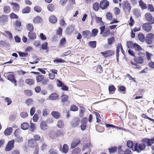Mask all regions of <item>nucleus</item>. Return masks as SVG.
<instances>
[{
    "instance_id": "1",
    "label": "nucleus",
    "mask_w": 154,
    "mask_h": 154,
    "mask_svg": "<svg viewBox=\"0 0 154 154\" xmlns=\"http://www.w3.org/2000/svg\"><path fill=\"white\" fill-rule=\"evenodd\" d=\"M138 143H135L134 147V150L137 152H140L141 151L144 150L145 148V145L143 143H141L139 144L138 146Z\"/></svg>"
},
{
    "instance_id": "2",
    "label": "nucleus",
    "mask_w": 154,
    "mask_h": 154,
    "mask_svg": "<svg viewBox=\"0 0 154 154\" xmlns=\"http://www.w3.org/2000/svg\"><path fill=\"white\" fill-rule=\"evenodd\" d=\"M14 140L9 141L5 148V150L7 151H9L11 150L14 146Z\"/></svg>"
},
{
    "instance_id": "3",
    "label": "nucleus",
    "mask_w": 154,
    "mask_h": 154,
    "mask_svg": "<svg viewBox=\"0 0 154 154\" xmlns=\"http://www.w3.org/2000/svg\"><path fill=\"white\" fill-rule=\"evenodd\" d=\"M145 17L146 21L150 24L154 23V18L149 13H147L145 15Z\"/></svg>"
},
{
    "instance_id": "4",
    "label": "nucleus",
    "mask_w": 154,
    "mask_h": 154,
    "mask_svg": "<svg viewBox=\"0 0 154 154\" xmlns=\"http://www.w3.org/2000/svg\"><path fill=\"white\" fill-rule=\"evenodd\" d=\"M109 2L106 0H103L100 2V6L102 10H105L109 6Z\"/></svg>"
},
{
    "instance_id": "5",
    "label": "nucleus",
    "mask_w": 154,
    "mask_h": 154,
    "mask_svg": "<svg viewBox=\"0 0 154 154\" xmlns=\"http://www.w3.org/2000/svg\"><path fill=\"white\" fill-rule=\"evenodd\" d=\"M123 8L125 12H129L131 9L130 4L128 2H125L123 5Z\"/></svg>"
},
{
    "instance_id": "6",
    "label": "nucleus",
    "mask_w": 154,
    "mask_h": 154,
    "mask_svg": "<svg viewBox=\"0 0 154 154\" xmlns=\"http://www.w3.org/2000/svg\"><path fill=\"white\" fill-rule=\"evenodd\" d=\"M103 56L105 57H110L112 55L114 54V51L112 50H108L105 51L103 52H100Z\"/></svg>"
},
{
    "instance_id": "7",
    "label": "nucleus",
    "mask_w": 154,
    "mask_h": 154,
    "mask_svg": "<svg viewBox=\"0 0 154 154\" xmlns=\"http://www.w3.org/2000/svg\"><path fill=\"white\" fill-rule=\"evenodd\" d=\"M143 143H146L149 146H151L154 143V139H149L145 138L141 140Z\"/></svg>"
},
{
    "instance_id": "8",
    "label": "nucleus",
    "mask_w": 154,
    "mask_h": 154,
    "mask_svg": "<svg viewBox=\"0 0 154 154\" xmlns=\"http://www.w3.org/2000/svg\"><path fill=\"white\" fill-rule=\"evenodd\" d=\"M80 122V120L79 118H75L72 120L71 122V125L74 127H75L79 124Z\"/></svg>"
},
{
    "instance_id": "9",
    "label": "nucleus",
    "mask_w": 154,
    "mask_h": 154,
    "mask_svg": "<svg viewBox=\"0 0 154 154\" xmlns=\"http://www.w3.org/2000/svg\"><path fill=\"white\" fill-rule=\"evenodd\" d=\"M88 119L86 118H83L81 122V128L82 131H84L86 129L87 122Z\"/></svg>"
},
{
    "instance_id": "10",
    "label": "nucleus",
    "mask_w": 154,
    "mask_h": 154,
    "mask_svg": "<svg viewBox=\"0 0 154 154\" xmlns=\"http://www.w3.org/2000/svg\"><path fill=\"white\" fill-rule=\"evenodd\" d=\"M150 24L148 23H144L143 26V29L146 32H149L152 28V26Z\"/></svg>"
},
{
    "instance_id": "11",
    "label": "nucleus",
    "mask_w": 154,
    "mask_h": 154,
    "mask_svg": "<svg viewBox=\"0 0 154 154\" xmlns=\"http://www.w3.org/2000/svg\"><path fill=\"white\" fill-rule=\"evenodd\" d=\"M8 79L12 83H14L15 86L17 85V81L14 78V74H10L8 75Z\"/></svg>"
},
{
    "instance_id": "12",
    "label": "nucleus",
    "mask_w": 154,
    "mask_h": 154,
    "mask_svg": "<svg viewBox=\"0 0 154 154\" xmlns=\"http://www.w3.org/2000/svg\"><path fill=\"white\" fill-rule=\"evenodd\" d=\"M134 59V61L137 63L142 64L143 62V60L142 57H135Z\"/></svg>"
},
{
    "instance_id": "13",
    "label": "nucleus",
    "mask_w": 154,
    "mask_h": 154,
    "mask_svg": "<svg viewBox=\"0 0 154 154\" xmlns=\"http://www.w3.org/2000/svg\"><path fill=\"white\" fill-rule=\"evenodd\" d=\"M40 126V128L42 130H45L47 129L48 126L46 121H42L41 123Z\"/></svg>"
},
{
    "instance_id": "14",
    "label": "nucleus",
    "mask_w": 154,
    "mask_h": 154,
    "mask_svg": "<svg viewBox=\"0 0 154 154\" xmlns=\"http://www.w3.org/2000/svg\"><path fill=\"white\" fill-rule=\"evenodd\" d=\"M80 141V140L78 139H76L74 140L71 144V148H74L75 146H76L79 144Z\"/></svg>"
},
{
    "instance_id": "15",
    "label": "nucleus",
    "mask_w": 154,
    "mask_h": 154,
    "mask_svg": "<svg viewBox=\"0 0 154 154\" xmlns=\"http://www.w3.org/2000/svg\"><path fill=\"white\" fill-rule=\"evenodd\" d=\"M13 128L11 127L7 128L4 131V134L6 136L9 135L12 132Z\"/></svg>"
},
{
    "instance_id": "16",
    "label": "nucleus",
    "mask_w": 154,
    "mask_h": 154,
    "mask_svg": "<svg viewBox=\"0 0 154 154\" xmlns=\"http://www.w3.org/2000/svg\"><path fill=\"white\" fill-rule=\"evenodd\" d=\"M12 5H13V9L15 12H18L20 9L19 6L18 4L16 3H11Z\"/></svg>"
},
{
    "instance_id": "17",
    "label": "nucleus",
    "mask_w": 154,
    "mask_h": 154,
    "mask_svg": "<svg viewBox=\"0 0 154 154\" xmlns=\"http://www.w3.org/2000/svg\"><path fill=\"white\" fill-rule=\"evenodd\" d=\"M28 36L30 39L34 40L36 38V34L33 32H29L28 33Z\"/></svg>"
},
{
    "instance_id": "18",
    "label": "nucleus",
    "mask_w": 154,
    "mask_h": 154,
    "mask_svg": "<svg viewBox=\"0 0 154 154\" xmlns=\"http://www.w3.org/2000/svg\"><path fill=\"white\" fill-rule=\"evenodd\" d=\"M133 48L136 51H141L143 50L142 48L136 43H134Z\"/></svg>"
},
{
    "instance_id": "19",
    "label": "nucleus",
    "mask_w": 154,
    "mask_h": 154,
    "mask_svg": "<svg viewBox=\"0 0 154 154\" xmlns=\"http://www.w3.org/2000/svg\"><path fill=\"white\" fill-rule=\"evenodd\" d=\"M82 35L85 37L89 38L91 36V32L88 30H85L83 32Z\"/></svg>"
},
{
    "instance_id": "20",
    "label": "nucleus",
    "mask_w": 154,
    "mask_h": 154,
    "mask_svg": "<svg viewBox=\"0 0 154 154\" xmlns=\"http://www.w3.org/2000/svg\"><path fill=\"white\" fill-rule=\"evenodd\" d=\"M49 21L51 23H55L57 21V18L55 16L52 15L50 17Z\"/></svg>"
},
{
    "instance_id": "21",
    "label": "nucleus",
    "mask_w": 154,
    "mask_h": 154,
    "mask_svg": "<svg viewBox=\"0 0 154 154\" xmlns=\"http://www.w3.org/2000/svg\"><path fill=\"white\" fill-rule=\"evenodd\" d=\"M58 97V94L56 93H53L51 94L49 97V99L52 100H55Z\"/></svg>"
},
{
    "instance_id": "22",
    "label": "nucleus",
    "mask_w": 154,
    "mask_h": 154,
    "mask_svg": "<svg viewBox=\"0 0 154 154\" xmlns=\"http://www.w3.org/2000/svg\"><path fill=\"white\" fill-rule=\"evenodd\" d=\"M8 17L5 15H2L0 17V22L2 23L7 22Z\"/></svg>"
},
{
    "instance_id": "23",
    "label": "nucleus",
    "mask_w": 154,
    "mask_h": 154,
    "mask_svg": "<svg viewBox=\"0 0 154 154\" xmlns=\"http://www.w3.org/2000/svg\"><path fill=\"white\" fill-rule=\"evenodd\" d=\"M42 18L39 16H37L34 18L33 20V22L34 23H38L40 22H42Z\"/></svg>"
},
{
    "instance_id": "24",
    "label": "nucleus",
    "mask_w": 154,
    "mask_h": 154,
    "mask_svg": "<svg viewBox=\"0 0 154 154\" xmlns=\"http://www.w3.org/2000/svg\"><path fill=\"white\" fill-rule=\"evenodd\" d=\"M53 133L54 134V136H51V137L52 138H56L58 136H61L63 135L62 132L60 131H58L56 133L55 132H53Z\"/></svg>"
},
{
    "instance_id": "25",
    "label": "nucleus",
    "mask_w": 154,
    "mask_h": 154,
    "mask_svg": "<svg viewBox=\"0 0 154 154\" xmlns=\"http://www.w3.org/2000/svg\"><path fill=\"white\" fill-rule=\"evenodd\" d=\"M21 127L23 130H27L29 127V124L26 122H23L21 125Z\"/></svg>"
},
{
    "instance_id": "26",
    "label": "nucleus",
    "mask_w": 154,
    "mask_h": 154,
    "mask_svg": "<svg viewBox=\"0 0 154 154\" xmlns=\"http://www.w3.org/2000/svg\"><path fill=\"white\" fill-rule=\"evenodd\" d=\"M51 115L54 118L58 119L60 116V113L57 112L53 111L51 113Z\"/></svg>"
},
{
    "instance_id": "27",
    "label": "nucleus",
    "mask_w": 154,
    "mask_h": 154,
    "mask_svg": "<svg viewBox=\"0 0 154 154\" xmlns=\"http://www.w3.org/2000/svg\"><path fill=\"white\" fill-rule=\"evenodd\" d=\"M139 5L140 7L142 10L145 9L147 8L146 4L144 3L141 0H140L139 2Z\"/></svg>"
},
{
    "instance_id": "28",
    "label": "nucleus",
    "mask_w": 154,
    "mask_h": 154,
    "mask_svg": "<svg viewBox=\"0 0 154 154\" xmlns=\"http://www.w3.org/2000/svg\"><path fill=\"white\" fill-rule=\"evenodd\" d=\"M25 82L26 83L30 85H33L35 83L34 80L31 79H26L25 80Z\"/></svg>"
},
{
    "instance_id": "29",
    "label": "nucleus",
    "mask_w": 154,
    "mask_h": 154,
    "mask_svg": "<svg viewBox=\"0 0 154 154\" xmlns=\"http://www.w3.org/2000/svg\"><path fill=\"white\" fill-rule=\"evenodd\" d=\"M74 30V26L73 25H71L67 28L66 32L68 34H69L72 33Z\"/></svg>"
},
{
    "instance_id": "30",
    "label": "nucleus",
    "mask_w": 154,
    "mask_h": 154,
    "mask_svg": "<svg viewBox=\"0 0 154 154\" xmlns=\"http://www.w3.org/2000/svg\"><path fill=\"white\" fill-rule=\"evenodd\" d=\"M69 150V147L66 144H64L63 146L62 149V152L64 153H67Z\"/></svg>"
},
{
    "instance_id": "31",
    "label": "nucleus",
    "mask_w": 154,
    "mask_h": 154,
    "mask_svg": "<svg viewBox=\"0 0 154 154\" xmlns=\"http://www.w3.org/2000/svg\"><path fill=\"white\" fill-rule=\"evenodd\" d=\"M91 143L89 141H87L86 143L84 144L82 148V150L84 151L87 148H90L91 147Z\"/></svg>"
},
{
    "instance_id": "32",
    "label": "nucleus",
    "mask_w": 154,
    "mask_h": 154,
    "mask_svg": "<svg viewBox=\"0 0 154 154\" xmlns=\"http://www.w3.org/2000/svg\"><path fill=\"white\" fill-rule=\"evenodd\" d=\"M36 79L37 82H41L44 79V76L43 75H39L36 77Z\"/></svg>"
},
{
    "instance_id": "33",
    "label": "nucleus",
    "mask_w": 154,
    "mask_h": 154,
    "mask_svg": "<svg viewBox=\"0 0 154 154\" xmlns=\"http://www.w3.org/2000/svg\"><path fill=\"white\" fill-rule=\"evenodd\" d=\"M81 149L78 147L74 149L72 152V154H80Z\"/></svg>"
},
{
    "instance_id": "34",
    "label": "nucleus",
    "mask_w": 154,
    "mask_h": 154,
    "mask_svg": "<svg viewBox=\"0 0 154 154\" xmlns=\"http://www.w3.org/2000/svg\"><path fill=\"white\" fill-rule=\"evenodd\" d=\"M25 103L27 105L29 106L33 104L34 103V101L32 99L29 98L27 99Z\"/></svg>"
},
{
    "instance_id": "35",
    "label": "nucleus",
    "mask_w": 154,
    "mask_h": 154,
    "mask_svg": "<svg viewBox=\"0 0 154 154\" xmlns=\"http://www.w3.org/2000/svg\"><path fill=\"white\" fill-rule=\"evenodd\" d=\"M31 8L29 7H26L24 8L22 10V13L23 14H26L29 13L30 11Z\"/></svg>"
},
{
    "instance_id": "36",
    "label": "nucleus",
    "mask_w": 154,
    "mask_h": 154,
    "mask_svg": "<svg viewBox=\"0 0 154 154\" xmlns=\"http://www.w3.org/2000/svg\"><path fill=\"white\" fill-rule=\"evenodd\" d=\"M48 10L51 12H52L54 10L55 8L53 5L51 4H49L47 6Z\"/></svg>"
},
{
    "instance_id": "37",
    "label": "nucleus",
    "mask_w": 154,
    "mask_h": 154,
    "mask_svg": "<svg viewBox=\"0 0 154 154\" xmlns=\"http://www.w3.org/2000/svg\"><path fill=\"white\" fill-rule=\"evenodd\" d=\"M61 99L62 102L63 103L68 100V97L67 95L63 94L61 96Z\"/></svg>"
},
{
    "instance_id": "38",
    "label": "nucleus",
    "mask_w": 154,
    "mask_h": 154,
    "mask_svg": "<svg viewBox=\"0 0 154 154\" xmlns=\"http://www.w3.org/2000/svg\"><path fill=\"white\" fill-rule=\"evenodd\" d=\"M28 145L31 147H34L35 145L34 140L32 139L29 140L28 141Z\"/></svg>"
},
{
    "instance_id": "39",
    "label": "nucleus",
    "mask_w": 154,
    "mask_h": 154,
    "mask_svg": "<svg viewBox=\"0 0 154 154\" xmlns=\"http://www.w3.org/2000/svg\"><path fill=\"white\" fill-rule=\"evenodd\" d=\"M4 12L6 14L8 13L10 11V8L8 6L6 5L3 8Z\"/></svg>"
},
{
    "instance_id": "40",
    "label": "nucleus",
    "mask_w": 154,
    "mask_h": 154,
    "mask_svg": "<svg viewBox=\"0 0 154 154\" xmlns=\"http://www.w3.org/2000/svg\"><path fill=\"white\" fill-rule=\"evenodd\" d=\"M93 7L94 10L95 11H97L99 8V4L97 2H95L93 5Z\"/></svg>"
},
{
    "instance_id": "41",
    "label": "nucleus",
    "mask_w": 154,
    "mask_h": 154,
    "mask_svg": "<svg viewBox=\"0 0 154 154\" xmlns=\"http://www.w3.org/2000/svg\"><path fill=\"white\" fill-rule=\"evenodd\" d=\"M26 28L30 32L32 31L34 28L33 25L31 23L28 24L26 26Z\"/></svg>"
},
{
    "instance_id": "42",
    "label": "nucleus",
    "mask_w": 154,
    "mask_h": 154,
    "mask_svg": "<svg viewBox=\"0 0 154 154\" xmlns=\"http://www.w3.org/2000/svg\"><path fill=\"white\" fill-rule=\"evenodd\" d=\"M64 125V123L62 120H60L59 121L57 124V126L59 128H63Z\"/></svg>"
},
{
    "instance_id": "43",
    "label": "nucleus",
    "mask_w": 154,
    "mask_h": 154,
    "mask_svg": "<svg viewBox=\"0 0 154 154\" xmlns=\"http://www.w3.org/2000/svg\"><path fill=\"white\" fill-rule=\"evenodd\" d=\"M139 40L141 42H143L144 41V36L142 34H139L138 35Z\"/></svg>"
},
{
    "instance_id": "44",
    "label": "nucleus",
    "mask_w": 154,
    "mask_h": 154,
    "mask_svg": "<svg viewBox=\"0 0 154 154\" xmlns=\"http://www.w3.org/2000/svg\"><path fill=\"white\" fill-rule=\"evenodd\" d=\"M106 17L108 20H111L112 19V14L110 12H107L106 14Z\"/></svg>"
},
{
    "instance_id": "45",
    "label": "nucleus",
    "mask_w": 154,
    "mask_h": 154,
    "mask_svg": "<svg viewBox=\"0 0 154 154\" xmlns=\"http://www.w3.org/2000/svg\"><path fill=\"white\" fill-rule=\"evenodd\" d=\"M114 41L115 39L113 37H111L107 40L108 44L109 45H111Z\"/></svg>"
},
{
    "instance_id": "46",
    "label": "nucleus",
    "mask_w": 154,
    "mask_h": 154,
    "mask_svg": "<svg viewBox=\"0 0 154 154\" xmlns=\"http://www.w3.org/2000/svg\"><path fill=\"white\" fill-rule=\"evenodd\" d=\"M133 142L131 141L128 140L127 142V145L128 147L130 148H133Z\"/></svg>"
},
{
    "instance_id": "47",
    "label": "nucleus",
    "mask_w": 154,
    "mask_h": 154,
    "mask_svg": "<svg viewBox=\"0 0 154 154\" xmlns=\"http://www.w3.org/2000/svg\"><path fill=\"white\" fill-rule=\"evenodd\" d=\"M110 31L109 29H106L105 31L104 32L103 36L106 37L107 36L110 34Z\"/></svg>"
},
{
    "instance_id": "48",
    "label": "nucleus",
    "mask_w": 154,
    "mask_h": 154,
    "mask_svg": "<svg viewBox=\"0 0 154 154\" xmlns=\"http://www.w3.org/2000/svg\"><path fill=\"white\" fill-rule=\"evenodd\" d=\"M20 116L23 118L25 119L27 117L28 114L25 112H22L20 113Z\"/></svg>"
},
{
    "instance_id": "49",
    "label": "nucleus",
    "mask_w": 154,
    "mask_h": 154,
    "mask_svg": "<svg viewBox=\"0 0 154 154\" xmlns=\"http://www.w3.org/2000/svg\"><path fill=\"white\" fill-rule=\"evenodd\" d=\"M113 10L114 11V14L115 15H119L120 13V10L118 8H115L113 9Z\"/></svg>"
},
{
    "instance_id": "50",
    "label": "nucleus",
    "mask_w": 154,
    "mask_h": 154,
    "mask_svg": "<svg viewBox=\"0 0 154 154\" xmlns=\"http://www.w3.org/2000/svg\"><path fill=\"white\" fill-rule=\"evenodd\" d=\"M146 38L153 40L154 39V35L152 33H149L147 35Z\"/></svg>"
},
{
    "instance_id": "51",
    "label": "nucleus",
    "mask_w": 154,
    "mask_h": 154,
    "mask_svg": "<svg viewBox=\"0 0 154 154\" xmlns=\"http://www.w3.org/2000/svg\"><path fill=\"white\" fill-rule=\"evenodd\" d=\"M24 92V94L26 95L30 96L32 94V92L31 90H25Z\"/></svg>"
},
{
    "instance_id": "52",
    "label": "nucleus",
    "mask_w": 154,
    "mask_h": 154,
    "mask_svg": "<svg viewBox=\"0 0 154 154\" xmlns=\"http://www.w3.org/2000/svg\"><path fill=\"white\" fill-rule=\"evenodd\" d=\"M96 42L95 41L90 42L89 43L90 46L93 48H95L96 47Z\"/></svg>"
},
{
    "instance_id": "53",
    "label": "nucleus",
    "mask_w": 154,
    "mask_h": 154,
    "mask_svg": "<svg viewBox=\"0 0 154 154\" xmlns=\"http://www.w3.org/2000/svg\"><path fill=\"white\" fill-rule=\"evenodd\" d=\"M53 62H56L57 63H63L65 62V61L62 59L57 58L56 59L54 60Z\"/></svg>"
},
{
    "instance_id": "54",
    "label": "nucleus",
    "mask_w": 154,
    "mask_h": 154,
    "mask_svg": "<svg viewBox=\"0 0 154 154\" xmlns=\"http://www.w3.org/2000/svg\"><path fill=\"white\" fill-rule=\"evenodd\" d=\"M78 108L74 105H72L70 108L71 110L73 111H76L78 110Z\"/></svg>"
},
{
    "instance_id": "55",
    "label": "nucleus",
    "mask_w": 154,
    "mask_h": 154,
    "mask_svg": "<svg viewBox=\"0 0 154 154\" xmlns=\"http://www.w3.org/2000/svg\"><path fill=\"white\" fill-rule=\"evenodd\" d=\"M21 130L20 129H16L14 133L15 136L16 137L18 136L20 133Z\"/></svg>"
},
{
    "instance_id": "56",
    "label": "nucleus",
    "mask_w": 154,
    "mask_h": 154,
    "mask_svg": "<svg viewBox=\"0 0 154 154\" xmlns=\"http://www.w3.org/2000/svg\"><path fill=\"white\" fill-rule=\"evenodd\" d=\"M34 10L35 11L38 13L40 12L42 10L41 8L38 6H35L34 8Z\"/></svg>"
},
{
    "instance_id": "57",
    "label": "nucleus",
    "mask_w": 154,
    "mask_h": 154,
    "mask_svg": "<svg viewBox=\"0 0 154 154\" xmlns=\"http://www.w3.org/2000/svg\"><path fill=\"white\" fill-rule=\"evenodd\" d=\"M116 88L113 85H112L110 86H109V92H112L113 91V93L115 91Z\"/></svg>"
},
{
    "instance_id": "58",
    "label": "nucleus",
    "mask_w": 154,
    "mask_h": 154,
    "mask_svg": "<svg viewBox=\"0 0 154 154\" xmlns=\"http://www.w3.org/2000/svg\"><path fill=\"white\" fill-rule=\"evenodd\" d=\"M116 148L114 147L112 148H109V151L110 153H113L116 151Z\"/></svg>"
},
{
    "instance_id": "59",
    "label": "nucleus",
    "mask_w": 154,
    "mask_h": 154,
    "mask_svg": "<svg viewBox=\"0 0 154 154\" xmlns=\"http://www.w3.org/2000/svg\"><path fill=\"white\" fill-rule=\"evenodd\" d=\"M19 55L21 57H26L28 55V53L21 52L20 51L19 52Z\"/></svg>"
},
{
    "instance_id": "60",
    "label": "nucleus",
    "mask_w": 154,
    "mask_h": 154,
    "mask_svg": "<svg viewBox=\"0 0 154 154\" xmlns=\"http://www.w3.org/2000/svg\"><path fill=\"white\" fill-rule=\"evenodd\" d=\"M98 32V30L97 29H95L92 30V35L93 36H95L97 35Z\"/></svg>"
},
{
    "instance_id": "61",
    "label": "nucleus",
    "mask_w": 154,
    "mask_h": 154,
    "mask_svg": "<svg viewBox=\"0 0 154 154\" xmlns=\"http://www.w3.org/2000/svg\"><path fill=\"white\" fill-rule=\"evenodd\" d=\"M127 45L128 48H131L132 47L133 48L134 44L131 41L127 42Z\"/></svg>"
},
{
    "instance_id": "62",
    "label": "nucleus",
    "mask_w": 154,
    "mask_h": 154,
    "mask_svg": "<svg viewBox=\"0 0 154 154\" xmlns=\"http://www.w3.org/2000/svg\"><path fill=\"white\" fill-rule=\"evenodd\" d=\"M42 48L43 50H46L48 48V43L47 42H44L42 44Z\"/></svg>"
},
{
    "instance_id": "63",
    "label": "nucleus",
    "mask_w": 154,
    "mask_h": 154,
    "mask_svg": "<svg viewBox=\"0 0 154 154\" xmlns=\"http://www.w3.org/2000/svg\"><path fill=\"white\" fill-rule=\"evenodd\" d=\"M5 101L7 103V105L8 106L10 105L12 102L11 100L9 97L5 98Z\"/></svg>"
},
{
    "instance_id": "64",
    "label": "nucleus",
    "mask_w": 154,
    "mask_h": 154,
    "mask_svg": "<svg viewBox=\"0 0 154 154\" xmlns=\"http://www.w3.org/2000/svg\"><path fill=\"white\" fill-rule=\"evenodd\" d=\"M148 9L151 12L154 11V8L152 5H148Z\"/></svg>"
}]
</instances>
